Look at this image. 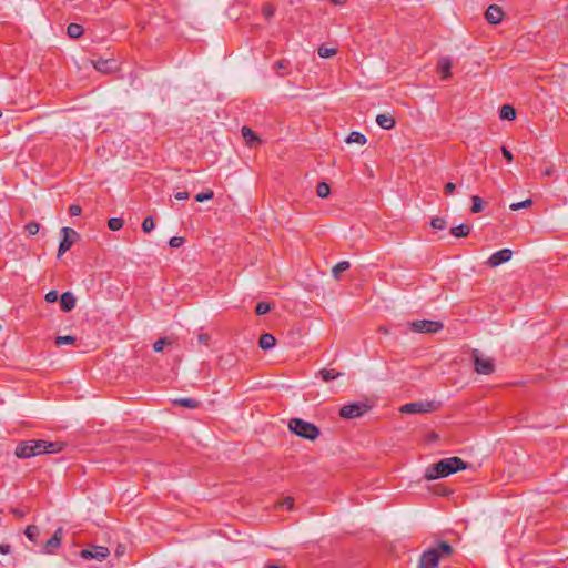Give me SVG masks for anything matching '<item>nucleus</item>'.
<instances>
[{
	"mask_svg": "<svg viewBox=\"0 0 568 568\" xmlns=\"http://www.w3.org/2000/svg\"><path fill=\"white\" fill-rule=\"evenodd\" d=\"M11 513H12L13 515H16L17 517H23V516L26 515V513H24L23 510L18 509V508H13V509L11 510Z\"/></svg>",
	"mask_w": 568,
	"mask_h": 568,
	"instance_id": "864d4df0",
	"label": "nucleus"
},
{
	"mask_svg": "<svg viewBox=\"0 0 568 568\" xmlns=\"http://www.w3.org/2000/svg\"><path fill=\"white\" fill-rule=\"evenodd\" d=\"M174 197L179 201L187 200L190 197L189 192H176Z\"/></svg>",
	"mask_w": 568,
	"mask_h": 568,
	"instance_id": "8fccbe9b",
	"label": "nucleus"
},
{
	"mask_svg": "<svg viewBox=\"0 0 568 568\" xmlns=\"http://www.w3.org/2000/svg\"><path fill=\"white\" fill-rule=\"evenodd\" d=\"M40 230V225L39 223L37 222H29L27 225H26V231L30 234V235H36Z\"/></svg>",
	"mask_w": 568,
	"mask_h": 568,
	"instance_id": "a19ab883",
	"label": "nucleus"
},
{
	"mask_svg": "<svg viewBox=\"0 0 568 568\" xmlns=\"http://www.w3.org/2000/svg\"><path fill=\"white\" fill-rule=\"evenodd\" d=\"M155 227V223L152 216H146L142 222V230L145 233H150Z\"/></svg>",
	"mask_w": 568,
	"mask_h": 568,
	"instance_id": "72a5a7b5",
	"label": "nucleus"
},
{
	"mask_svg": "<svg viewBox=\"0 0 568 568\" xmlns=\"http://www.w3.org/2000/svg\"><path fill=\"white\" fill-rule=\"evenodd\" d=\"M2 485H3V483H2V481H0V487H1Z\"/></svg>",
	"mask_w": 568,
	"mask_h": 568,
	"instance_id": "052dcab7",
	"label": "nucleus"
},
{
	"mask_svg": "<svg viewBox=\"0 0 568 568\" xmlns=\"http://www.w3.org/2000/svg\"><path fill=\"white\" fill-rule=\"evenodd\" d=\"M438 72L442 74V79L446 80L450 77L452 61L447 57L439 59L437 64Z\"/></svg>",
	"mask_w": 568,
	"mask_h": 568,
	"instance_id": "f3484780",
	"label": "nucleus"
},
{
	"mask_svg": "<svg viewBox=\"0 0 568 568\" xmlns=\"http://www.w3.org/2000/svg\"><path fill=\"white\" fill-rule=\"evenodd\" d=\"M367 139L364 134H362L361 132H352L347 139H346V142L347 143H357V144H361V145H364L366 143Z\"/></svg>",
	"mask_w": 568,
	"mask_h": 568,
	"instance_id": "a878e982",
	"label": "nucleus"
},
{
	"mask_svg": "<svg viewBox=\"0 0 568 568\" xmlns=\"http://www.w3.org/2000/svg\"><path fill=\"white\" fill-rule=\"evenodd\" d=\"M471 358L474 361L476 373L490 375L495 372L494 359L490 357H485L478 349H473Z\"/></svg>",
	"mask_w": 568,
	"mask_h": 568,
	"instance_id": "20e7f679",
	"label": "nucleus"
},
{
	"mask_svg": "<svg viewBox=\"0 0 568 568\" xmlns=\"http://www.w3.org/2000/svg\"><path fill=\"white\" fill-rule=\"evenodd\" d=\"M81 212H82V209L78 204H72L69 207V213L71 216H79L81 214Z\"/></svg>",
	"mask_w": 568,
	"mask_h": 568,
	"instance_id": "a18cd8bd",
	"label": "nucleus"
},
{
	"mask_svg": "<svg viewBox=\"0 0 568 568\" xmlns=\"http://www.w3.org/2000/svg\"><path fill=\"white\" fill-rule=\"evenodd\" d=\"M175 405L194 409L199 406V402L193 398H179L174 400Z\"/></svg>",
	"mask_w": 568,
	"mask_h": 568,
	"instance_id": "bb28decb",
	"label": "nucleus"
},
{
	"mask_svg": "<svg viewBox=\"0 0 568 568\" xmlns=\"http://www.w3.org/2000/svg\"><path fill=\"white\" fill-rule=\"evenodd\" d=\"M276 339L275 337L270 333H264L261 335L258 345L262 349L268 351L275 346Z\"/></svg>",
	"mask_w": 568,
	"mask_h": 568,
	"instance_id": "a211bd4d",
	"label": "nucleus"
},
{
	"mask_svg": "<svg viewBox=\"0 0 568 568\" xmlns=\"http://www.w3.org/2000/svg\"><path fill=\"white\" fill-rule=\"evenodd\" d=\"M317 53H318V55L321 58L327 59V58H331V57L336 54V49L335 48H328V47H325V45H321L318 48Z\"/></svg>",
	"mask_w": 568,
	"mask_h": 568,
	"instance_id": "c85d7f7f",
	"label": "nucleus"
},
{
	"mask_svg": "<svg viewBox=\"0 0 568 568\" xmlns=\"http://www.w3.org/2000/svg\"><path fill=\"white\" fill-rule=\"evenodd\" d=\"M550 174H551V170H550V169H547V170L545 171V175H550Z\"/></svg>",
	"mask_w": 568,
	"mask_h": 568,
	"instance_id": "13d9d810",
	"label": "nucleus"
},
{
	"mask_svg": "<svg viewBox=\"0 0 568 568\" xmlns=\"http://www.w3.org/2000/svg\"><path fill=\"white\" fill-rule=\"evenodd\" d=\"M288 429L298 437L308 440H315L321 434L320 428L316 425L301 418H292L288 422Z\"/></svg>",
	"mask_w": 568,
	"mask_h": 568,
	"instance_id": "7ed1b4c3",
	"label": "nucleus"
},
{
	"mask_svg": "<svg viewBox=\"0 0 568 568\" xmlns=\"http://www.w3.org/2000/svg\"><path fill=\"white\" fill-rule=\"evenodd\" d=\"M320 375L323 381L329 382V381H333V379H336L337 377H339L342 375V373L337 372L335 369L323 368L320 371Z\"/></svg>",
	"mask_w": 568,
	"mask_h": 568,
	"instance_id": "5701e85b",
	"label": "nucleus"
},
{
	"mask_svg": "<svg viewBox=\"0 0 568 568\" xmlns=\"http://www.w3.org/2000/svg\"><path fill=\"white\" fill-rule=\"evenodd\" d=\"M455 190H456V185H455V183H453V182H448V183H446V184H445V186H444V192H445V194H447V195L453 194Z\"/></svg>",
	"mask_w": 568,
	"mask_h": 568,
	"instance_id": "de8ad7c7",
	"label": "nucleus"
},
{
	"mask_svg": "<svg viewBox=\"0 0 568 568\" xmlns=\"http://www.w3.org/2000/svg\"><path fill=\"white\" fill-rule=\"evenodd\" d=\"M430 225L435 230H444V229H446L447 223H446L445 219H443V217H434L430 221Z\"/></svg>",
	"mask_w": 568,
	"mask_h": 568,
	"instance_id": "f704fd0d",
	"label": "nucleus"
},
{
	"mask_svg": "<svg viewBox=\"0 0 568 568\" xmlns=\"http://www.w3.org/2000/svg\"><path fill=\"white\" fill-rule=\"evenodd\" d=\"M124 554V547L123 546H118L116 550H115V555L116 556H122Z\"/></svg>",
	"mask_w": 568,
	"mask_h": 568,
	"instance_id": "6e6d98bb",
	"label": "nucleus"
},
{
	"mask_svg": "<svg viewBox=\"0 0 568 568\" xmlns=\"http://www.w3.org/2000/svg\"><path fill=\"white\" fill-rule=\"evenodd\" d=\"M123 220L120 217H112L108 221V226L112 231H119L123 227Z\"/></svg>",
	"mask_w": 568,
	"mask_h": 568,
	"instance_id": "2f4dec72",
	"label": "nucleus"
},
{
	"mask_svg": "<svg viewBox=\"0 0 568 568\" xmlns=\"http://www.w3.org/2000/svg\"><path fill=\"white\" fill-rule=\"evenodd\" d=\"M213 196H214L213 191H207V192H203V193L196 194L195 195V201L196 202H204V201L213 199Z\"/></svg>",
	"mask_w": 568,
	"mask_h": 568,
	"instance_id": "ea45409f",
	"label": "nucleus"
},
{
	"mask_svg": "<svg viewBox=\"0 0 568 568\" xmlns=\"http://www.w3.org/2000/svg\"><path fill=\"white\" fill-rule=\"evenodd\" d=\"M11 552V546L9 544H0V554L8 555Z\"/></svg>",
	"mask_w": 568,
	"mask_h": 568,
	"instance_id": "3c124183",
	"label": "nucleus"
},
{
	"mask_svg": "<svg viewBox=\"0 0 568 568\" xmlns=\"http://www.w3.org/2000/svg\"><path fill=\"white\" fill-rule=\"evenodd\" d=\"M503 17H504L503 9L497 4H490L487 8L486 13H485V18L490 24L500 23L503 20Z\"/></svg>",
	"mask_w": 568,
	"mask_h": 568,
	"instance_id": "ddd939ff",
	"label": "nucleus"
},
{
	"mask_svg": "<svg viewBox=\"0 0 568 568\" xmlns=\"http://www.w3.org/2000/svg\"><path fill=\"white\" fill-rule=\"evenodd\" d=\"M24 535L31 542H37V539L40 536V529L36 525H30L26 528Z\"/></svg>",
	"mask_w": 568,
	"mask_h": 568,
	"instance_id": "b1692460",
	"label": "nucleus"
},
{
	"mask_svg": "<svg viewBox=\"0 0 568 568\" xmlns=\"http://www.w3.org/2000/svg\"><path fill=\"white\" fill-rule=\"evenodd\" d=\"M440 552L436 548L425 550L419 559V568H438Z\"/></svg>",
	"mask_w": 568,
	"mask_h": 568,
	"instance_id": "1a4fd4ad",
	"label": "nucleus"
},
{
	"mask_svg": "<svg viewBox=\"0 0 568 568\" xmlns=\"http://www.w3.org/2000/svg\"><path fill=\"white\" fill-rule=\"evenodd\" d=\"M45 301L48 303H54L58 301V292L57 291H50L45 294Z\"/></svg>",
	"mask_w": 568,
	"mask_h": 568,
	"instance_id": "49530a36",
	"label": "nucleus"
},
{
	"mask_svg": "<svg viewBox=\"0 0 568 568\" xmlns=\"http://www.w3.org/2000/svg\"><path fill=\"white\" fill-rule=\"evenodd\" d=\"M346 0H331L332 3L334 4H343L345 3Z\"/></svg>",
	"mask_w": 568,
	"mask_h": 568,
	"instance_id": "4d7b16f0",
	"label": "nucleus"
},
{
	"mask_svg": "<svg viewBox=\"0 0 568 568\" xmlns=\"http://www.w3.org/2000/svg\"><path fill=\"white\" fill-rule=\"evenodd\" d=\"M67 33L70 38H73V39H77V38H80L83 33V28L82 26L78 24V23H70L68 27H67Z\"/></svg>",
	"mask_w": 568,
	"mask_h": 568,
	"instance_id": "4be33fe9",
	"label": "nucleus"
},
{
	"mask_svg": "<svg viewBox=\"0 0 568 568\" xmlns=\"http://www.w3.org/2000/svg\"><path fill=\"white\" fill-rule=\"evenodd\" d=\"M110 555V551L104 546H93L91 549H83L80 551V557L85 560L97 559L104 560Z\"/></svg>",
	"mask_w": 568,
	"mask_h": 568,
	"instance_id": "9d476101",
	"label": "nucleus"
},
{
	"mask_svg": "<svg viewBox=\"0 0 568 568\" xmlns=\"http://www.w3.org/2000/svg\"><path fill=\"white\" fill-rule=\"evenodd\" d=\"M376 122L384 130H392L396 124L394 116L389 113L378 114Z\"/></svg>",
	"mask_w": 568,
	"mask_h": 568,
	"instance_id": "dca6fc26",
	"label": "nucleus"
},
{
	"mask_svg": "<svg viewBox=\"0 0 568 568\" xmlns=\"http://www.w3.org/2000/svg\"><path fill=\"white\" fill-rule=\"evenodd\" d=\"M331 187L326 182H321L316 186L317 196L321 199H325L329 195Z\"/></svg>",
	"mask_w": 568,
	"mask_h": 568,
	"instance_id": "cd10ccee",
	"label": "nucleus"
},
{
	"mask_svg": "<svg viewBox=\"0 0 568 568\" xmlns=\"http://www.w3.org/2000/svg\"><path fill=\"white\" fill-rule=\"evenodd\" d=\"M74 342H75V337L71 336V335L55 337V344L58 346L73 344Z\"/></svg>",
	"mask_w": 568,
	"mask_h": 568,
	"instance_id": "473e14b6",
	"label": "nucleus"
},
{
	"mask_svg": "<svg viewBox=\"0 0 568 568\" xmlns=\"http://www.w3.org/2000/svg\"><path fill=\"white\" fill-rule=\"evenodd\" d=\"M171 342L165 338V337H162V338H159L154 344H153V349L156 352V353H160L164 349V346L169 345Z\"/></svg>",
	"mask_w": 568,
	"mask_h": 568,
	"instance_id": "e433bc0d",
	"label": "nucleus"
},
{
	"mask_svg": "<svg viewBox=\"0 0 568 568\" xmlns=\"http://www.w3.org/2000/svg\"><path fill=\"white\" fill-rule=\"evenodd\" d=\"M63 536V529L59 527L53 536L45 542L42 552L44 554H52L55 549L60 548L61 546V539Z\"/></svg>",
	"mask_w": 568,
	"mask_h": 568,
	"instance_id": "f8f14e48",
	"label": "nucleus"
},
{
	"mask_svg": "<svg viewBox=\"0 0 568 568\" xmlns=\"http://www.w3.org/2000/svg\"><path fill=\"white\" fill-rule=\"evenodd\" d=\"M242 136L245 140L246 144L252 146L254 143L260 142V138L256 135V133L248 126H243L242 130Z\"/></svg>",
	"mask_w": 568,
	"mask_h": 568,
	"instance_id": "6ab92c4d",
	"label": "nucleus"
},
{
	"mask_svg": "<svg viewBox=\"0 0 568 568\" xmlns=\"http://www.w3.org/2000/svg\"><path fill=\"white\" fill-rule=\"evenodd\" d=\"M77 300L71 292H64L60 297V306L63 312H70L75 307Z\"/></svg>",
	"mask_w": 568,
	"mask_h": 568,
	"instance_id": "2eb2a0df",
	"label": "nucleus"
},
{
	"mask_svg": "<svg viewBox=\"0 0 568 568\" xmlns=\"http://www.w3.org/2000/svg\"><path fill=\"white\" fill-rule=\"evenodd\" d=\"M266 568H278V566H276V565H271V566H267Z\"/></svg>",
	"mask_w": 568,
	"mask_h": 568,
	"instance_id": "bf43d9fd",
	"label": "nucleus"
},
{
	"mask_svg": "<svg viewBox=\"0 0 568 568\" xmlns=\"http://www.w3.org/2000/svg\"><path fill=\"white\" fill-rule=\"evenodd\" d=\"M531 205H532V200L531 199H526L525 201H521V202L511 203L509 209L511 211H518L520 209H527V207H529Z\"/></svg>",
	"mask_w": 568,
	"mask_h": 568,
	"instance_id": "7c9ffc66",
	"label": "nucleus"
},
{
	"mask_svg": "<svg viewBox=\"0 0 568 568\" xmlns=\"http://www.w3.org/2000/svg\"><path fill=\"white\" fill-rule=\"evenodd\" d=\"M471 201H473V205H471L470 211L473 213L481 212L483 209H484V204H483L481 197H479L478 195H474V196H471Z\"/></svg>",
	"mask_w": 568,
	"mask_h": 568,
	"instance_id": "c756f323",
	"label": "nucleus"
},
{
	"mask_svg": "<svg viewBox=\"0 0 568 568\" xmlns=\"http://www.w3.org/2000/svg\"><path fill=\"white\" fill-rule=\"evenodd\" d=\"M2 116V112L0 111V118Z\"/></svg>",
	"mask_w": 568,
	"mask_h": 568,
	"instance_id": "680f3d73",
	"label": "nucleus"
},
{
	"mask_svg": "<svg viewBox=\"0 0 568 568\" xmlns=\"http://www.w3.org/2000/svg\"><path fill=\"white\" fill-rule=\"evenodd\" d=\"M436 409L434 402H414L405 404L400 407L403 414H424L432 413Z\"/></svg>",
	"mask_w": 568,
	"mask_h": 568,
	"instance_id": "0eeeda50",
	"label": "nucleus"
},
{
	"mask_svg": "<svg viewBox=\"0 0 568 568\" xmlns=\"http://www.w3.org/2000/svg\"><path fill=\"white\" fill-rule=\"evenodd\" d=\"M262 13L266 19H270L275 13V8L272 4H264L262 8Z\"/></svg>",
	"mask_w": 568,
	"mask_h": 568,
	"instance_id": "37998d69",
	"label": "nucleus"
},
{
	"mask_svg": "<svg viewBox=\"0 0 568 568\" xmlns=\"http://www.w3.org/2000/svg\"><path fill=\"white\" fill-rule=\"evenodd\" d=\"M467 468V464L459 457H448L428 466L424 477L427 480L445 478L458 470Z\"/></svg>",
	"mask_w": 568,
	"mask_h": 568,
	"instance_id": "f03ea898",
	"label": "nucleus"
},
{
	"mask_svg": "<svg viewBox=\"0 0 568 568\" xmlns=\"http://www.w3.org/2000/svg\"><path fill=\"white\" fill-rule=\"evenodd\" d=\"M470 225L460 224L450 229V234L455 237H465L470 233Z\"/></svg>",
	"mask_w": 568,
	"mask_h": 568,
	"instance_id": "aec40b11",
	"label": "nucleus"
},
{
	"mask_svg": "<svg viewBox=\"0 0 568 568\" xmlns=\"http://www.w3.org/2000/svg\"><path fill=\"white\" fill-rule=\"evenodd\" d=\"M62 240L59 244L58 256L60 257L67 251L71 248L74 243V240L79 236V234L71 227L64 226L61 229Z\"/></svg>",
	"mask_w": 568,
	"mask_h": 568,
	"instance_id": "6e6552de",
	"label": "nucleus"
},
{
	"mask_svg": "<svg viewBox=\"0 0 568 568\" xmlns=\"http://www.w3.org/2000/svg\"><path fill=\"white\" fill-rule=\"evenodd\" d=\"M284 504L286 505V507L288 509H291L293 507L294 501H293L292 498L288 497V498L285 499Z\"/></svg>",
	"mask_w": 568,
	"mask_h": 568,
	"instance_id": "5fc2aeb1",
	"label": "nucleus"
},
{
	"mask_svg": "<svg viewBox=\"0 0 568 568\" xmlns=\"http://www.w3.org/2000/svg\"><path fill=\"white\" fill-rule=\"evenodd\" d=\"M409 329L417 333H437L443 329V323L438 321L420 320L408 323Z\"/></svg>",
	"mask_w": 568,
	"mask_h": 568,
	"instance_id": "423d86ee",
	"label": "nucleus"
},
{
	"mask_svg": "<svg viewBox=\"0 0 568 568\" xmlns=\"http://www.w3.org/2000/svg\"><path fill=\"white\" fill-rule=\"evenodd\" d=\"M65 444L62 442H49L44 439H29L20 442L14 450L18 458L26 459L41 454H54L63 450Z\"/></svg>",
	"mask_w": 568,
	"mask_h": 568,
	"instance_id": "f257e3e1",
	"label": "nucleus"
},
{
	"mask_svg": "<svg viewBox=\"0 0 568 568\" xmlns=\"http://www.w3.org/2000/svg\"><path fill=\"white\" fill-rule=\"evenodd\" d=\"M288 64H290V63H288V61H286V60H278V61L274 64V70H275V72H276L278 75L283 77V75H284V73H282V72H281V70H286V69H287V67H288Z\"/></svg>",
	"mask_w": 568,
	"mask_h": 568,
	"instance_id": "4c0bfd02",
	"label": "nucleus"
},
{
	"mask_svg": "<svg viewBox=\"0 0 568 568\" xmlns=\"http://www.w3.org/2000/svg\"><path fill=\"white\" fill-rule=\"evenodd\" d=\"M351 267V264L348 261H341L338 262L332 270L333 276L338 280L342 272L347 271Z\"/></svg>",
	"mask_w": 568,
	"mask_h": 568,
	"instance_id": "393cba45",
	"label": "nucleus"
},
{
	"mask_svg": "<svg viewBox=\"0 0 568 568\" xmlns=\"http://www.w3.org/2000/svg\"><path fill=\"white\" fill-rule=\"evenodd\" d=\"M211 341V335L209 333L201 332L197 334V342L204 346H209Z\"/></svg>",
	"mask_w": 568,
	"mask_h": 568,
	"instance_id": "79ce46f5",
	"label": "nucleus"
},
{
	"mask_svg": "<svg viewBox=\"0 0 568 568\" xmlns=\"http://www.w3.org/2000/svg\"><path fill=\"white\" fill-rule=\"evenodd\" d=\"M436 549H438V551L440 552V556L442 555H450L453 551L452 546L445 541L439 542L438 547Z\"/></svg>",
	"mask_w": 568,
	"mask_h": 568,
	"instance_id": "58836bf2",
	"label": "nucleus"
},
{
	"mask_svg": "<svg viewBox=\"0 0 568 568\" xmlns=\"http://www.w3.org/2000/svg\"><path fill=\"white\" fill-rule=\"evenodd\" d=\"M184 244V237L181 236H173L169 241V245L171 247H180Z\"/></svg>",
	"mask_w": 568,
	"mask_h": 568,
	"instance_id": "c03bdc74",
	"label": "nucleus"
},
{
	"mask_svg": "<svg viewBox=\"0 0 568 568\" xmlns=\"http://www.w3.org/2000/svg\"><path fill=\"white\" fill-rule=\"evenodd\" d=\"M97 71L102 73H110L115 69V61L109 59H98L92 62Z\"/></svg>",
	"mask_w": 568,
	"mask_h": 568,
	"instance_id": "4468645a",
	"label": "nucleus"
},
{
	"mask_svg": "<svg viewBox=\"0 0 568 568\" xmlns=\"http://www.w3.org/2000/svg\"><path fill=\"white\" fill-rule=\"evenodd\" d=\"M271 310V306L267 302H258L255 307V312L257 315H264L268 313Z\"/></svg>",
	"mask_w": 568,
	"mask_h": 568,
	"instance_id": "c9c22d12",
	"label": "nucleus"
},
{
	"mask_svg": "<svg viewBox=\"0 0 568 568\" xmlns=\"http://www.w3.org/2000/svg\"><path fill=\"white\" fill-rule=\"evenodd\" d=\"M501 153L504 155V158L508 161V162H511L513 161V154L511 152L506 148V146H503L501 148Z\"/></svg>",
	"mask_w": 568,
	"mask_h": 568,
	"instance_id": "09e8293b",
	"label": "nucleus"
},
{
	"mask_svg": "<svg viewBox=\"0 0 568 568\" xmlns=\"http://www.w3.org/2000/svg\"><path fill=\"white\" fill-rule=\"evenodd\" d=\"M369 405L366 403L357 402L348 405H344L339 409V416L344 419H353L363 416L369 410Z\"/></svg>",
	"mask_w": 568,
	"mask_h": 568,
	"instance_id": "39448f33",
	"label": "nucleus"
},
{
	"mask_svg": "<svg viewBox=\"0 0 568 568\" xmlns=\"http://www.w3.org/2000/svg\"><path fill=\"white\" fill-rule=\"evenodd\" d=\"M513 256V251L509 248L499 250L490 255L488 258V265L490 267H497L503 263L508 262Z\"/></svg>",
	"mask_w": 568,
	"mask_h": 568,
	"instance_id": "9b49d317",
	"label": "nucleus"
},
{
	"mask_svg": "<svg viewBox=\"0 0 568 568\" xmlns=\"http://www.w3.org/2000/svg\"><path fill=\"white\" fill-rule=\"evenodd\" d=\"M220 364L222 366H225V365H231L232 364V361H231V355H229L227 357H221L220 358Z\"/></svg>",
	"mask_w": 568,
	"mask_h": 568,
	"instance_id": "603ef678",
	"label": "nucleus"
},
{
	"mask_svg": "<svg viewBox=\"0 0 568 568\" xmlns=\"http://www.w3.org/2000/svg\"><path fill=\"white\" fill-rule=\"evenodd\" d=\"M499 118L501 120H514L516 118V110L509 104H504L500 108Z\"/></svg>",
	"mask_w": 568,
	"mask_h": 568,
	"instance_id": "412c9836",
	"label": "nucleus"
}]
</instances>
